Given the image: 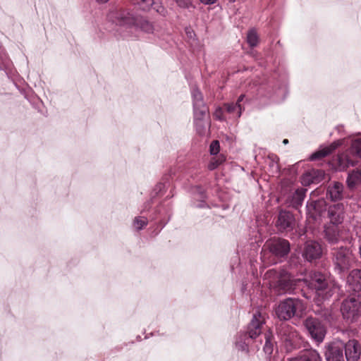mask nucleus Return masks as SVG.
<instances>
[{"label":"nucleus","instance_id":"obj_16","mask_svg":"<svg viewBox=\"0 0 361 361\" xmlns=\"http://www.w3.org/2000/svg\"><path fill=\"white\" fill-rule=\"evenodd\" d=\"M344 207L342 203L335 204L328 209V216L331 224L338 225L343 220Z\"/></svg>","mask_w":361,"mask_h":361},{"label":"nucleus","instance_id":"obj_24","mask_svg":"<svg viewBox=\"0 0 361 361\" xmlns=\"http://www.w3.org/2000/svg\"><path fill=\"white\" fill-rule=\"evenodd\" d=\"M322 250H303L302 256L309 262H312L321 257Z\"/></svg>","mask_w":361,"mask_h":361},{"label":"nucleus","instance_id":"obj_6","mask_svg":"<svg viewBox=\"0 0 361 361\" xmlns=\"http://www.w3.org/2000/svg\"><path fill=\"white\" fill-rule=\"evenodd\" d=\"M303 325L311 338L317 343H322L326 334V328L318 318L308 317L303 322Z\"/></svg>","mask_w":361,"mask_h":361},{"label":"nucleus","instance_id":"obj_34","mask_svg":"<svg viewBox=\"0 0 361 361\" xmlns=\"http://www.w3.org/2000/svg\"><path fill=\"white\" fill-rule=\"evenodd\" d=\"M351 152L361 158V138L355 139L351 145Z\"/></svg>","mask_w":361,"mask_h":361},{"label":"nucleus","instance_id":"obj_30","mask_svg":"<svg viewBox=\"0 0 361 361\" xmlns=\"http://www.w3.org/2000/svg\"><path fill=\"white\" fill-rule=\"evenodd\" d=\"M147 219L145 216H137L134 219L133 225L136 231L142 230L147 225Z\"/></svg>","mask_w":361,"mask_h":361},{"label":"nucleus","instance_id":"obj_43","mask_svg":"<svg viewBox=\"0 0 361 361\" xmlns=\"http://www.w3.org/2000/svg\"><path fill=\"white\" fill-rule=\"evenodd\" d=\"M244 97H245V94H240L239 96V97L238 98L237 102H235V104H240V102L243 100Z\"/></svg>","mask_w":361,"mask_h":361},{"label":"nucleus","instance_id":"obj_44","mask_svg":"<svg viewBox=\"0 0 361 361\" xmlns=\"http://www.w3.org/2000/svg\"><path fill=\"white\" fill-rule=\"evenodd\" d=\"M99 4H104L109 1V0H96Z\"/></svg>","mask_w":361,"mask_h":361},{"label":"nucleus","instance_id":"obj_5","mask_svg":"<svg viewBox=\"0 0 361 361\" xmlns=\"http://www.w3.org/2000/svg\"><path fill=\"white\" fill-rule=\"evenodd\" d=\"M341 311L345 319L350 322L355 320L361 313V296H353L344 300Z\"/></svg>","mask_w":361,"mask_h":361},{"label":"nucleus","instance_id":"obj_35","mask_svg":"<svg viewBox=\"0 0 361 361\" xmlns=\"http://www.w3.org/2000/svg\"><path fill=\"white\" fill-rule=\"evenodd\" d=\"M290 250H262L261 255L264 257L266 255L271 254L274 255L286 256L288 254Z\"/></svg>","mask_w":361,"mask_h":361},{"label":"nucleus","instance_id":"obj_4","mask_svg":"<svg viewBox=\"0 0 361 361\" xmlns=\"http://www.w3.org/2000/svg\"><path fill=\"white\" fill-rule=\"evenodd\" d=\"M276 333L287 351H292L297 348L300 337L298 331L293 326L281 322L276 326Z\"/></svg>","mask_w":361,"mask_h":361},{"label":"nucleus","instance_id":"obj_14","mask_svg":"<svg viewBox=\"0 0 361 361\" xmlns=\"http://www.w3.org/2000/svg\"><path fill=\"white\" fill-rule=\"evenodd\" d=\"M307 189L299 188L293 192L290 193L286 200V204L288 207H291L295 209H298L303 203L306 196Z\"/></svg>","mask_w":361,"mask_h":361},{"label":"nucleus","instance_id":"obj_40","mask_svg":"<svg viewBox=\"0 0 361 361\" xmlns=\"http://www.w3.org/2000/svg\"><path fill=\"white\" fill-rule=\"evenodd\" d=\"M166 188V184L162 183H159L156 185L154 192L155 195H157L159 192H161Z\"/></svg>","mask_w":361,"mask_h":361},{"label":"nucleus","instance_id":"obj_33","mask_svg":"<svg viewBox=\"0 0 361 361\" xmlns=\"http://www.w3.org/2000/svg\"><path fill=\"white\" fill-rule=\"evenodd\" d=\"M258 35L255 30H250L247 35V42L251 47H256L258 44Z\"/></svg>","mask_w":361,"mask_h":361},{"label":"nucleus","instance_id":"obj_20","mask_svg":"<svg viewBox=\"0 0 361 361\" xmlns=\"http://www.w3.org/2000/svg\"><path fill=\"white\" fill-rule=\"evenodd\" d=\"M339 142H334L329 146L319 149L314 152L310 157L311 161L320 159L331 154L338 146Z\"/></svg>","mask_w":361,"mask_h":361},{"label":"nucleus","instance_id":"obj_45","mask_svg":"<svg viewBox=\"0 0 361 361\" xmlns=\"http://www.w3.org/2000/svg\"><path fill=\"white\" fill-rule=\"evenodd\" d=\"M283 143L284 145L288 144V139H284V140H283Z\"/></svg>","mask_w":361,"mask_h":361},{"label":"nucleus","instance_id":"obj_46","mask_svg":"<svg viewBox=\"0 0 361 361\" xmlns=\"http://www.w3.org/2000/svg\"><path fill=\"white\" fill-rule=\"evenodd\" d=\"M217 113H218V111H216V112L215 114V116H216V118H218L219 120H222L221 117L217 116Z\"/></svg>","mask_w":361,"mask_h":361},{"label":"nucleus","instance_id":"obj_42","mask_svg":"<svg viewBox=\"0 0 361 361\" xmlns=\"http://www.w3.org/2000/svg\"><path fill=\"white\" fill-rule=\"evenodd\" d=\"M202 4L205 5H212L214 4L217 0H200Z\"/></svg>","mask_w":361,"mask_h":361},{"label":"nucleus","instance_id":"obj_26","mask_svg":"<svg viewBox=\"0 0 361 361\" xmlns=\"http://www.w3.org/2000/svg\"><path fill=\"white\" fill-rule=\"evenodd\" d=\"M226 111L232 114H235L238 118L240 116L243 108L241 104H235V103H226L224 104Z\"/></svg>","mask_w":361,"mask_h":361},{"label":"nucleus","instance_id":"obj_49","mask_svg":"<svg viewBox=\"0 0 361 361\" xmlns=\"http://www.w3.org/2000/svg\"><path fill=\"white\" fill-rule=\"evenodd\" d=\"M359 252H360V257H361V250H359Z\"/></svg>","mask_w":361,"mask_h":361},{"label":"nucleus","instance_id":"obj_21","mask_svg":"<svg viewBox=\"0 0 361 361\" xmlns=\"http://www.w3.org/2000/svg\"><path fill=\"white\" fill-rule=\"evenodd\" d=\"M347 281L354 291L361 290V270H353L348 275Z\"/></svg>","mask_w":361,"mask_h":361},{"label":"nucleus","instance_id":"obj_23","mask_svg":"<svg viewBox=\"0 0 361 361\" xmlns=\"http://www.w3.org/2000/svg\"><path fill=\"white\" fill-rule=\"evenodd\" d=\"M193 107L206 105L204 101V97L199 88L194 87L191 90Z\"/></svg>","mask_w":361,"mask_h":361},{"label":"nucleus","instance_id":"obj_22","mask_svg":"<svg viewBox=\"0 0 361 361\" xmlns=\"http://www.w3.org/2000/svg\"><path fill=\"white\" fill-rule=\"evenodd\" d=\"M265 248H290V243L287 240L274 236L269 238L264 245Z\"/></svg>","mask_w":361,"mask_h":361},{"label":"nucleus","instance_id":"obj_18","mask_svg":"<svg viewBox=\"0 0 361 361\" xmlns=\"http://www.w3.org/2000/svg\"><path fill=\"white\" fill-rule=\"evenodd\" d=\"M344 186L341 183L334 182L328 186L326 197L336 202L342 200Z\"/></svg>","mask_w":361,"mask_h":361},{"label":"nucleus","instance_id":"obj_41","mask_svg":"<svg viewBox=\"0 0 361 361\" xmlns=\"http://www.w3.org/2000/svg\"><path fill=\"white\" fill-rule=\"evenodd\" d=\"M250 245L254 247V248H259L262 246V240H255L253 242L252 240L250 243Z\"/></svg>","mask_w":361,"mask_h":361},{"label":"nucleus","instance_id":"obj_29","mask_svg":"<svg viewBox=\"0 0 361 361\" xmlns=\"http://www.w3.org/2000/svg\"><path fill=\"white\" fill-rule=\"evenodd\" d=\"M134 4H136L142 11H149L154 4V0H131Z\"/></svg>","mask_w":361,"mask_h":361},{"label":"nucleus","instance_id":"obj_3","mask_svg":"<svg viewBox=\"0 0 361 361\" xmlns=\"http://www.w3.org/2000/svg\"><path fill=\"white\" fill-rule=\"evenodd\" d=\"M304 309L302 300L289 298L280 302L275 312L280 320H289L294 316H300Z\"/></svg>","mask_w":361,"mask_h":361},{"label":"nucleus","instance_id":"obj_17","mask_svg":"<svg viewBox=\"0 0 361 361\" xmlns=\"http://www.w3.org/2000/svg\"><path fill=\"white\" fill-rule=\"evenodd\" d=\"M289 361H322V358L317 350L310 348L301 351Z\"/></svg>","mask_w":361,"mask_h":361},{"label":"nucleus","instance_id":"obj_39","mask_svg":"<svg viewBox=\"0 0 361 361\" xmlns=\"http://www.w3.org/2000/svg\"><path fill=\"white\" fill-rule=\"evenodd\" d=\"M176 4L180 8H188L191 6L190 0H176Z\"/></svg>","mask_w":361,"mask_h":361},{"label":"nucleus","instance_id":"obj_13","mask_svg":"<svg viewBox=\"0 0 361 361\" xmlns=\"http://www.w3.org/2000/svg\"><path fill=\"white\" fill-rule=\"evenodd\" d=\"M325 176V172L322 169H312L307 171L301 177V183L307 186L311 184H318L322 182Z\"/></svg>","mask_w":361,"mask_h":361},{"label":"nucleus","instance_id":"obj_9","mask_svg":"<svg viewBox=\"0 0 361 361\" xmlns=\"http://www.w3.org/2000/svg\"><path fill=\"white\" fill-rule=\"evenodd\" d=\"M295 226V219L294 215L288 211H280L278 219L276 222V226L279 231H293Z\"/></svg>","mask_w":361,"mask_h":361},{"label":"nucleus","instance_id":"obj_8","mask_svg":"<svg viewBox=\"0 0 361 361\" xmlns=\"http://www.w3.org/2000/svg\"><path fill=\"white\" fill-rule=\"evenodd\" d=\"M344 343L335 340L326 346L325 356L326 361H345L343 356Z\"/></svg>","mask_w":361,"mask_h":361},{"label":"nucleus","instance_id":"obj_7","mask_svg":"<svg viewBox=\"0 0 361 361\" xmlns=\"http://www.w3.org/2000/svg\"><path fill=\"white\" fill-rule=\"evenodd\" d=\"M307 218L309 221H317L326 210V202L323 198L308 201L306 204Z\"/></svg>","mask_w":361,"mask_h":361},{"label":"nucleus","instance_id":"obj_15","mask_svg":"<svg viewBox=\"0 0 361 361\" xmlns=\"http://www.w3.org/2000/svg\"><path fill=\"white\" fill-rule=\"evenodd\" d=\"M345 354L347 361H357L361 355V347L355 340H350L344 343Z\"/></svg>","mask_w":361,"mask_h":361},{"label":"nucleus","instance_id":"obj_31","mask_svg":"<svg viewBox=\"0 0 361 361\" xmlns=\"http://www.w3.org/2000/svg\"><path fill=\"white\" fill-rule=\"evenodd\" d=\"M324 233L325 238L331 244H334L338 241V234L334 228H327L324 230Z\"/></svg>","mask_w":361,"mask_h":361},{"label":"nucleus","instance_id":"obj_12","mask_svg":"<svg viewBox=\"0 0 361 361\" xmlns=\"http://www.w3.org/2000/svg\"><path fill=\"white\" fill-rule=\"evenodd\" d=\"M354 262L350 250H338L336 255V265L340 271L348 270Z\"/></svg>","mask_w":361,"mask_h":361},{"label":"nucleus","instance_id":"obj_25","mask_svg":"<svg viewBox=\"0 0 361 361\" xmlns=\"http://www.w3.org/2000/svg\"><path fill=\"white\" fill-rule=\"evenodd\" d=\"M12 65L11 61L8 59L5 50L0 44V70L10 69Z\"/></svg>","mask_w":361,"mask_h":361},{"label":"nucleus","instance_id":"obj_2","mask_svg":"<svg viewBox=\"0 0 361 361\" xmlns=\"http://www.w3.org/2000/svg\"><path fill=\"white\" fill-rule=\"evenodd\" d=\"M307 286L315 290V297L318 302L329 299L338 290L335 281L321 272L312 274Z\"/></svg>","mask_w":361,"mask_h":361},{"label":"nucleus","instance_id":"obj_32","mask_svg":"<svg viewBox=\"0 0 361 361\" xmlns=\"http://www.w3.org/2000/svg\"><path fill=\"white\" fill-rule=\"evenodd\" d=\"M195 193L198 197L201 200V202L197 205V207H204L207 205L204 200L207 198L205 190L200 185L195 187Z\"/></svg>","mask_w":361,"mask_h":361},{"label":"nucleus","instance_id":"obj_10","mask_svg":"<svg viewBox=\"0 0 361 361\" xmlns=\"http://www.w3.org/2000/svg\"><path fill=\"white\" fill-rule=\"evenodd\" d=\"M194 124L197 132L202 134L205 130V118L209 116V107L206 105L193 107Z\"/></svg>","mask_w":361,"mask_h":361},{"label":"nucleus","instance_id":"obj_28","mask_svg":"<svg viewBox=\"0 0 361 361\" xmlns=\"http://www.w3.org/2000/svg\"><path fill=\"white\" fill-rule=\"evenodd\" d=\"M361 180V173L358 171H353L348 174L347 184L349 188L355 187Z\"/></svg>","mask_w":361,"mask_h":361},{"label":"nucleus","instance_id":"obj_11","mask_svg":"<svg viewBox=\"0 0 361 361\" xmlns=\"http://www.w3.org/2000/svg\"><path fill=\"white\" fill-rule=\"evenodd\" d=\"M264 324V317L259 311L253 314V317L248 324L247 334L250 338L255 339L262 333Z\"/></svg>","mask_w":361,"mask_h":361},{"label":"nucleus","instance_id":"obj_19","mask_svg":"<svg viewBox=\"0 0 361 361\" xmlns=\"http://www.w3.org/2000/svg\"><path fill=\"white\" fill-rule=\"evenodd\" d=\"M296 281L291 279L290 275L286 274L281 276L278 281V287L279 290L285 293H291L295 289Z\"/></svg>","mask_w":361,"mask_h":361},{"label":"nucleus","instance_id":"obj_27","mask_svg":"<svg viewBox=\"0 0 361 361\" xmlns=\"http://www.w3.org/2000/svg\"><path fill=\"white\" fill-rule=\"evenodd\" d=\"M265 344L264 345V351L268 355H271L274 350L273 336L271 332L265 333Z\"/></svg>","mask_w":361,"mask_h":361},{"label":"nucleus","instance_id":"obj_50","mask_svg":"<svg viewBox=\"0 0 361 361\" xmlns=\"http://www.w3.org/2000/svg\"><path fill=\"white\" fill-rule=\"evenodd\" d=\"M359 248H360V249H361V245L360 246V247H359Z\"/></svg>","mask_w":361,"mask_h":361},{"label":"nucleus","instance_id":"obj_1","mask_svg":"<svg viewBox=\"0 0 361 361\" xmlns=\"http://www.w3.org/2000/svg\"><path fill=\"white\" fill-rule=\"evenodd\" d=\"M109 17L116 24L121 26H134L148 33L152 32L154 30V26L152 23L128 9H119L112 11Z\"/></svg>","mask_w":361,"mask_h":361},{"label":"nucleus","instance_id":"obj_38","mask_svg":"<svg viewBox=\"0 0 361 361\" xmlns=\"http://www.w3.org/2000/svg\"><path fill=\"white\" fill-rule=\"evenodd\" d=\"M153 9H154L157 13H160L161 15L164 16L166 13V10L164 7L161 5L160 4L157 3L154 1V4L152 6Z\"/></svg>","mask_w":361,"mask_h":361},{"label":"nucleus","instance_id":"obj_47","mask_svg":"<svg viewBox=\"0 0 361 361\" xmlns=\"http://www.w3.org/2000/svg\"><path fill=\"white\" fill-rule=\"evenodd\" d=\"M305 248H310V247H309V246H307V247H306ZM310 248L314 249V248H316V246H314V245H312V246L310 247Z\"/></svg>","mask_w":361,"mask_h":361},{"label":"nucleus","instance_id":"obj_37","mask_svg":"<svg viewBox=\"0 0 361 361\" xmlns=\"http://www.w3.org/2000/svg\"><path fill=\"white\" fill-rule=\"evenodd\" d=\"M219 152V143L217 140H214L210 145V153L212 155L217 154Z\"/></svg>","mask_w":361,"mask_h":361},{"label":"nucleus","instance_id":"obj_36","mask_svg":"<svg viewBox=\"0 0 361 361\" xmlns=\"http://www.w3.org/2000/svg\"><path fill=\"white\" fill-rule=\"evenodd\" d=\"M224 161V159L223 157L212 158L209 161V162L207 165V168L209 171H213V170L216 169Z\"/></svg>","mask_w":361,"mask_h":361},{"label":"nucleus","instance_id":"obj_48","mask_svg":"<svg viewBox=\"0 0 361 361\" xmlns=\"http://www.w3.org/2000/svg\"><path fill=\"white\" fill-rule=\"evenodd\" d=\"M230 3H233L235 1V0H228Z\"/></svg>","mask_w":361,"mask_h":361}]
</instances>
